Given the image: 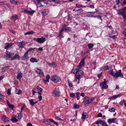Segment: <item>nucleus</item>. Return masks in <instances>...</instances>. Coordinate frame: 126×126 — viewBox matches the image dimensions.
Masks as SVG:
<instances>
[{
  "instance_id": "obj_1",
  "label": "nucleus",
  "mask_w": 126,
  "mask_h": 126,
  "mask_svg": "<svg viewBox=\"0 0 126 126\" xmlns=\"http://www.w3.org/2000/svg\"><path fill=\"white\" fill-rule=\"evenodd\" d=\"M48 35H46L42 36L41 38H34L33 39L34 40L36 41L38 43L40 44H42L46 41L47 38L48 37Z\"/></svg>"
},
{
  "instance_id": "obj_2",
  "label": "nucleus",
  "mask_w": 126,
  "mask_h": 126,
  "mask_svg": "<svg viewBox=\"0 0 126 126\" xmlns=\"http://www.w3.org/2000/svg\"><path fill=\"white\" fill-rule=\"evenodd\" d=\"M51 80L52 81L55 82H60L61 80V79L59 77L55 75L51 77Z\"/></svg>"
},
{
  "instance_id": "obj_3",
  "label": "nucleus",
  "mask_w": 126,
  "mask_h": 126,
  "mask_svg": "<svg viewBox=\"0 0 126 126\" xmlns=\"http://www.w3.org/2000/svg\"><path fill=\"white\" fill-rule=\"evenodd\" d=\"M94 99V98H91L88 97H86L84 99V102L86 104L91 103Z\"/></svg>"
},
{
  "instance_id": "obj_4",
  "label": "nucleus",
  "mask_w": 126,
  "mask_h": 126,
  "mask_svg": "<svg viewBox=\"0 0 126 126\" xmlns=\"http://www.w3.org/2000/svg\"><path fill=\"white\" fill-rule=\"evenodd\" d=\"M122 76H123V75L121 72V70H119L118 71H117L116 73H114V77L115 78L119 77H121Z\"/></svg>"
},
{
  "instance_id": "obj_5",
  "label": "nucleus",
  "mask_w": 126,
  "mask_h": 126,
  "mask_svg": "<svg viewBox=\"0 0 126 126\" xmlns=\"http://www.w3.org/2000/svg\"><path fill=\"white\" fill-rule=\"evenodd\" d=\"M83 71L79 70L77 72L75 75V77L78 76L79 77L81 78L83 75Z\"/></svg>"
},
{
  "instance_id": "obj_6",
  "label": "nucleus",
  "mask_w": 126,
  "mask_h": 126,
  "mask_svg": "<svg viewBox=\"0 0 126 126\" xmlns=\"http://www.w3.org/2000/svg\"><path fill=\"white\" fill-rule=\"evenodd\" d=\"M35 70L36 72L39 74L42 77H44V73L41 69L36 68H35Z\"/></svg>"
},
{
  "instance_id": "obj_7",
  "label": "nucleus",
  "mask_w": 126,
  "mask_h": 126,
  "mask_svg": "<svg viewBox=\"0 0 126 126\" xmlns=\"http://www.w3.org/2000/svg\"><path fill=\"white\" fill-rule=\"evenodd\" d=\"M107 122L109 124H111L112 123H115L117 124V120L116 118H109Z\"/></svg>"
},
{
  "instance_id": "obj_8",
  "label": "nucleus",
  "mask_w": 126,
  "mask_h": 126,
  "mask_svg": "<svg viewBox=\"0 0 126 126\" xmlns=\"http://www.w3.org/2000/svg\"><path fill=\"white\" fill-rule=\"evenodd\" d=\"M60 92L58 91L54 90L52 93V95L54 96L59 97L60 94Z\"/></svg>"
},
{
  "instance_id": "obj_9",
  "label": "nucleus",
  "mask_w": 126,
  "mask_h": 126,
  "mask_svg": "<svg viewBox=\"0 0 126 126\" xmlns=\"http://www.w3.org/2000/svg\"><path fill=\"white\" fill-rule=\"evenodd\" d=\"M104 81L103 82L101 83L100 84V86H101L102 89H106L108 87V86L106 85V81L105 79H104Z\"/></svg>"
},
{
  "instance_id": "obj_10",
  "label": "nucleus",
  "mask_w": 126,
  "mask_h": 126,
  "mask_svg": "<svg viewBox=\"0 0 126 126\" xmlns=\"http://www.w3.org/2000/svg\"><path fill=\"white\" fill-rule=\"evenodd\" d=\"M1 119L2 121L5 122L9 121L10 120V119L5 115H3L2 116Z\"/></svg>"
},
{
  "instance_id": "obj_11",
  "label": "nucleus",
  "mask_w": 126,
  "mask_h": 126,
  "mask_svg": "<svg viewBox=\"0 0 126 126\" xmlns=\"http://www.w3.org/2000/svg\"><path fill=\"white\" fill-rule=\"evenodd\" d=\"M49 12V10L48 9H46L43 10L41 14L43 16H46L48 14Z\"/></svg>"
},
{
  "instance_id": "obj_12",
  "label": "nucleus",
  "mask_w": 126,
  "mask_h": 126,
  "mask_svg": "<svg viewBox=\"0 0 126 126\" xmlns=\"http://www.w3.org/2000/svg\"><path fill=\"white\" fill-rule=\"evenodd\" d=\"M17 44L19 48H23L24 47V46L25 44V43L24 41H22L20 42L17 43Z\"/></svg>"
},
{
  "instance_id": "obj_13",
  "label": "nucleus",
  "mask_w": 126,
  "mask_h": 126,
  "mask_svg": "<svg viewBox=\"0 0 126 126\" xmlns=\"http://www.w3.org/2000/svg\"><path fill=\"white\" fill-rule=\"evenodd\" d=\"M24 12L27 14L30 15H32L35 12V11L33 10L28 11L27 10H24Z\"/></svg>"
},
{
  "instance_id": "obj_14",
  "label": "nucleus",
  "mask_w": 126,
  "mask_h": 126,
  "mask_svg": "<svg viewBox=\"0 0 126 126\" xmlns=\"http://www.w3.org/2000/svg\"><path fill=\"white\" fill-rule=\"evenodd\" d=\"M14 55V54L11 52L7 51L6 53V57L7 58L12 57Z\"/></svg>"
},
{
  "instance_id": "obj_15",
  "label": "nucleus",
  "mask_w": 126,
  "mask_h": 126,
  "mask_svg": "<svg viewBox=\"0 0 126 126\" xmlns=\"http://www.w3.org/2000/svg\"><path fill=\"white\" fill-rule=\"evenodd\" d=\"M122 96V95L121 94H120L118 95H114L113 96H112L111 97H109V99H110V100L113 99V100H114L116 99V98H117L118 97H120V96Z\"/></svg>"
},
{
  "instance_id": "obj_16",
  "label": "nucleus",
  "mask_w": 126,
  "mask_h": 126,
  "mask_svg": "<svg viewBox=\"0 0 126 126\" xmlns=\"http://www.w3.org/2000/svg\"><path fill=\"white\" fill-rule=\"evenodd\" d=\"M45 0H34V3L35 4H36L37 5H40V6H41L40 2L42 1H43Z\"/></svg>"
},
{
  "instance_id": "obj_17",
  "label": "nucleus",
  "mask_w": 126,
  "mask_h": 126,
  "mask_svg": "<svg viewBox=\"0 0 126 126\" xmlns=\"http://www.w3.org/2000/svg\"><path fill=\"white\" fill-rule=\"evenodd\" d=\"M84 59H83L80 61L79 65L78 66V67L79 69L82 66H84Z\"/></svg>"
},
{
  "instance_id": "obj_18",
  "label": "nucleus",
  "mask_w": 126,
  "mask_h": 126,
  "mask_svg": "<svg viewBox=\"0 0 126 126\" xmlns=\"http://www.w3.org/2000/svg\"><path fill=\"white\" fill-rule=\"evenodd\" d=\"M75 78L74 80V81L76 84H78L79 83V80L80 78L78 76H77L75 77Z\"/></svg>"
},
{
  "instance_id": "obj_19",
  "label": "nucleus",
  "mask_w": 126,
  "mask_h": 126,
  "mask_svg": "<svg viewBox=\"0 0 126 126\" xmlns=\"http://www.w3.org/2000/svg\"><path fill=\"white\" fill-rule=\"evenodd\" d=\"M88 117V114L84 112L82 114V118L83 119L87 118Z\"/></svg>"
},
{
  "instance_id": "obj_20",
  "label": "nucleus",
  "mask_w": 126,
  "mask_h": 126,
  "mask_svg": "<svg viewBox=\"0 0 126 126\" xmlns=\"http://www.w3.org/2000/svg\"><path fill=\"white\" fill-rule=\"evenodd\" d=\"M28 57V53L26 52L24 53L22 57V59L23 60H27Z\"/></svg>"
},
{
  "instance_id": "obj_21",
  "label": "nucleus",
  "mask_w": 126,
  "mask_h": 126,
  "mask_svg": "<svg viewBox=\"0 0 126 126\" xmlns=\"http://www.w3.org/2000/svg\"><path fill=\"white\" fill-rule=\"evenodd\" d=\"M99 123L104 126H108L104 120H99Z\"/></svg>"
},
{
  "instance_id": "obj_22",
  "label": "nucleus",
  "mask_w": 126,
  "mask_h": 126,
  "mask_svg": "<svg viewBox=\"0 0 126 126\" xmlns=\"http://www.w3.org/2000/svg\"><path fill=\"white\" fill-rule=\"evenodd\" d=\"M36 88L37 89L38 93V94L40 95H41L42 90V89L39 86H37L36 87Z\"/></svg>"
},
{
  "instance_id": "obj_23",
  "label": "nucleus",
  "mask_w": 126,
  "mask_h": 126,
  "mask_svg": "<svg viewBox=\"0 0 126 126\" xmlns=\"http://www.w3.org/2000/svg\"><path fill=\"white\" fill-rule=\"evenodd\" d=\"M22 73L21 72L18 73L17 77V79L19 80H20L22 77Z\"/></svg>"
},
{
  "instance_id": "obj_24",
  "label": "nucleus",
  "mask_w": 126,
  "mask_h": 126,
  "mask_svg": "<svg viewBox=\"0 0 126 126\" xmlns=\"http://www.w3.org/2000/svg\"><path fill=\"white\" fill-rule=\"evenodd\" d=\"M15 117H12L11 120L13 122H17L18 121L17 119L16 118L17 116L15 115Z\"/></svg>"
},
{
  "instance_id": "obj_25",
  "label": "nucleus",
  "mask_w": 126,
  "mask_h": 126,
  "mask_svg": "<svg viewBox=\"0 0 126 126\" xmlns=\"http://www.w3.org/2000/svg\"><path fill=\"white\" fill-rule=\"evenodd\" d=\"M30 61L32 63L37 62H38V60L36 59L35 58L32 57L30 60Z\"/></svg>"
},
{
  "instance_id": "obj_26",
  "label": "nucleus",
  "mask_w": 126,
  "mask_h": 126,
  "mask_svg": "<svg viewBox=\"0 0 126 126\" xmlns=\"http://www.w3.org/2000/svg\"><path fill=\"white\" fill-rule=\"evenodd\" d=\"M76 6L79 8H80L81 7L85 8L87 7V6H83L82 4L78 3L77 4H76Z\"/></svg>"
},
{
  "instance_id": "obj_27",
  "label": "nucleus",
  "mask_w": 126,
  "mask_h": 126,
  "mask_svg": "<svg viewBox=\"0 0 126 126\" xmlns=\"http://www.w3.org/2000/svg\"><path fill=\"white\" fill-rule=\"evenodd\" d=\"M65 27V26L64 25V26H62V27H61V29L60 30V33H59V35L60 36H62V32L64 30V28Z\"/></svg>"
},
{
  "instance_id": "obj_28",
  "label": "nucleus",
  "mask_w": 126,
  "mask_h": 126,
  "mask_svg": "<svg viewBox=\"0 0 126 126\" xmlns=\"http://www.w3.org/2000/svg\"><path fill=\"white\" fill-rule=\"evenodd\" d=\"M12 45V44L11 43H7V45L5 47V49H8L10 48Z\"/></svg>"
},
{
  "instance_id": "obj_29",
  "label": "nucleus",
  "mask_w": 126,
  "mask_h": 126,
  "mask_svg": "<svg viewBox=\"0 0 126 126\" xmlns=\"http://www.w3.org/2000/svg\"><path fill=\"white\" fill-rule=\"evenodd\" d=\"M9 66H7L3 67L2 68V72H4L7 70L9 68Z\"/></svg>"
},
{
  "instance_id": "obj_30",
  "label": "nucleus",
  "mask_w": 126,
  "mask_h": 126,
  "mask_svg": "<svg viewBox=\"0 0 126 126\" xmlns=\"http://www.w3.org/2000/svg\"><path fill=\"white\" fill-rule=\"evenodd\" d=\"M18 18L17 16L16 15H15L11 17V19L15 21Z\"/></svg>"
},
{
  "instance_id": "obj_31",
  "label": "nucleus",
  "mask_w": 126,
  "mask_h": 126,
  "mask_svg": "<svg viewBox=\"0 0 126 126\" xmlns=\"http://www.w3.org/2000/svg\"><path fill=\"white\" fill-rule=\"evenodd\" d=\"M16 93L17 94H20L22 93V91L21 90H18L16 88Z\"/></svg>"
},
{
  "instance_id": "obj_32",
  "label": "nucleus",
  "mask_w": 126,
  "mask_h": 126,
  "mask_svg": "<svg viewBox=\"0 0 126 126\" xmlns=\"http://www.w3.org/2000/svg\"><path fill=\"white\" fill-rule=\"evenodd\" d=\"M34 33V32L33 31H31L28 32L24 33L25 35H30L33 34Z\"/></svg>"
},
{
  "instance_id": "obj_33",
  "label": "nucleus",
  "mask_w": 126,
  "mask_h": 126,
  "mask_svg": "<svg viewBox=\"0 0 126 126\" xmlns=\"http://www.w3.org/2000/svg\"><path fill=\"white\" fill-rule=\"evenodd\" d=\"M15 59H17L18 60H19L20 59V57L17 54H16L14 56Z\"/></svg>"
},
{
  "instance_id": "obj_34",
  "label": "nucleus",
  "mask_w": 126,
  "mask_h": 126,
  "mask_svg": "<svg viewBox=\"0 0 126 126\" xmlns=\"http://www.w3.org/2000/svg\"><path fill=\"white\" fill-rule=\"evenodd\" d=\"M29 101L31 105L32 106H33L34 105V102H33V99L29 100Z\"/></svg>"
},
{
  "instance_id": "obj_35",
  "label": "nucleus",
  "mask_w": 126,
  "mask_h": 126,
  "mask_svg": "<svg viewBox=\"0 0 126 126\" xmlns=\"http://www.w3.org/2000/svg\"><path fill=\"white\" fill-rule=\"evenodd\" d=\"M117 14L118 15H122L123 13L124 12L122 9H121L117 11Z\"/></svg>"
},
{
  "instance_id": "obj_36",
  "label": "nucleus",
  "mask_w": 126,
  "mask_h": 126,
  "mask_svg": "<svg viewBox=\"0 0 126 126\" xmlns=\"http://www.w3.org/2000/svg\"><path fill=\"white\" fill-rule=\"evenodd\" d=\"M126 101L124 99H123L120 101V104L121 105H123V104H124V103H125Z\"/></svg>"
},
{
  "instance_id": "obj_37",
  "label": "nucleus",
  "mask_w": 126,
  "mask_h": 126,
  "mask_svg": "<svg viewBox=\"0 0 126 126\" xmlns=\"http://www.w3.org/2000/svg\"><path fill=\"white\" fill-rule=\"evenodd\" d=\"M112 34H108L107 35V36L108 37H110L111 38H112L113 39H115L116 38V36L115 35H114L113 36H111Z\"/></svg>"
},
{
  "instance_id": "obj_38",
  "label": "nucleus",
  "mask_w": 126,
  "mask_h": 126,
  "mask_svg": "<svg viewBox=\"0 0 126 126\" xmlns=\"http://www.w3.org/2000/svg\"><path fill=\"white\" fill-rule=\"evenodd\" d=\"M115 110V109L114 108L110 109H109V111L110 112H114Z\"/></svg>"
},
{
  "instance_id": "obj_39",
  "label": "nucleus",
  "mask_w": 126,
  "mask_h": 126,
  "mask_svg": "<svg viewBox=\"0 0 126 126\" xmlns=\"http://www.w3.org/2000/svg\"><path fill=\"white\" fill-rule=\"evenodd\" d=\"M10 1L12 4H17V3L18 2V1H15L14 0H10Z\"/></svg>"
},
{
  "instance_id": "obj_40",
  "label": "nucleus",
  "mask_w": 126,
  "mask_h": 126,
  "mask_svg": "<svg viewBox=\"0 0 126 126\" xmlns=\"http://www.w3.org/2000/svg\"><path fill=\"white\" fill-rule=\"evenodd\" d=\"M79 106L77 104L75 103L73 107V108L75 109H78L79 108Z\"/></svg>"
},
{
  "instance_id": "obj_41",
  "label": "nucleus",
  "mask_w": 126,
  "mask_h": 126,
  "mask_svg": "<svg viewBox=\"0 0 126 126\" xmlns=\"http://www.w3.org/2000/svg\"><path fill=\"white\" fill-rule=\"evenodd\" d=\"M22 117V113L20 112L18 115V118L19 119H20Z\"/></svg>"
},
{
  "instance_id": "obj_42",
  "label": "nucleus",
  "mask_w": 126,
  "mask_h": 126,
  "mask_svg": "<svg viewBox=\"0 0 126 126\" xmlns=\"http://www.w3.org/2000/svg\"><path fill=\"white\" fill-rule=\"evenodd\" d=\"M94 46V44H93L89 43L88 44V46L89 48L90 49L92 48Z\"/></svg>"
},
{
  "instance_id": "obj_43",
  "label": "nucleus",
  "mask_w": 126,
  "mask_h": 126,
  "mask_svg": "<svg viewBox=\"0 0 126 126\" xmlns=\"http://www.w3.org/2000/svg\"><path fill=\"white\" fill-rule=\"evenodd\" d=\"M80 93L78 92L76 94V97L78 100H79V99L80 96H79Z\"/></svg>"
},
{
  "instance_id": "obj_44",
  "label": "nucleus",
  "mask_w": 126,
  "mask_h": 126,
  "mask_svg": "<svg viewBox=\"0 0 126 126\" xmlns=\"http://www.w3.org/2000/svg\"><path fill=\"white\" fill-rule=\"evenodd\" d=\"M35 49V48H29L27 51H26V52L27 53H28L30 51H31L32 50H34V49Z\"/></svg>"
},
{
  "instance_id": "obj_45",
  "label": "nucleus",
  "mask_w": 126,
  "mask_h": 126,
  "mask_svg": "<svg viewBox=\"0 0 126 126\" xmlns=\"http://www.w3.org/2000/svg\"><path fill=\"white\" fill-rule=\"evenodd\" d=\"M79 70H78L77 69H73L72 70V72L74 73H77Z\"/></svg>"
},
{
  "instance_id": "obj_46",
  "label": "nucleus",
  "mask_w": 126,
  "mask_h": 126,
  "mask_svg": "<svg viewBox=\"0 0 126 126\" xmlns=\"http://www.w3.org/2000/svg\"><path fill=\"white\" fill-rule=\"evenodd\" d=\"M70 27H66L65 29V31L66 32H68L70 31Z\"/></svg>"
},
{
  "instance_id": "obj_47",
  "label": "nucleus",
  "mask_w": 126,
  "mask_h": 126,
  "mask_svg": "<svg viewBox=\"0 0 126 126\" xmlns=\"http://www.w3.org/2000/svg\"><path fill=\"white\" fill-rule=\"evenodd\" d=\"M122 15L123 18L125 19H126V12H124L123 14Z\"/></svg>"
},
{
  "instance_id": "obj_48",
  "label": "nucleus",
  "mask_w": 126,
  "mask_h": 126,
  "mask_svg": "<svg viewBox=\"0 0 126 126\" xmlns=\"http://www.w3.org/2000/svg\"><path fill=\"white\" fill-rule=\"evenodd\" d=\"M8 106L12 109H13L14 108V105H13L10 104Z\"/></svg>"
},
{
  "instance_id": "obj_49",
  "label": "nucleus",
  "mask_w": 126,
  "mask_h": 126,
  "mask_svg": "<svg viewBox=\"0 0 126 126\" xmlns=\"http://www.w3.org/2000/svg\"><path fill=\"white\" fill-rule=\"evenodd\" d=\"M46 79L47 81H49V80L50 79V76L49 75H47L46 77Z\"/></svg>"
},
{
  "instance_id": "obj_50",
  "label": "nucleus",
  "mask_w": 126,
  "mask_h": 126,
  "mask_svg": "<svg viewBox=\"0 0 126 126\" xmlns=\"http://www.w3.org/2000/svg\"><path fill=\"white\" fill-rule=\"evenodd\" d=\"M49 65L52 66H55L56 65L55 63L54 62L50 64Z\"/></svg>"
},
{
  "instance_id": "obj_51",
  "label": "nucleus",
  "mask_w": 126,
  "mask_h": 126,
  "mask_svg": "<svg viewBox=\"0 0 126 126\" xmlns=\"http://www.w3.org/2000/svg\"><path fill=\"white\" fill-rule=\"evenodd\" d=\"M11 90L10 89H8V90L7 91V94H8L10 95L11 94Z\"/></svg>"
},
{
  "instance_id": "obj_52",
  "label": "nucleus",
  "mask_w": 126,
  "mask_h": 126,
  "mask_svg": "<svg viewBox=\"0 0 126 126\" xmlns=\"http://www.w3.org/2000/svg\"><path fill=\"white\" fill-rule=\"evenodd\" d=\"M110 74L112 75H113L114 76V73H114L113 72V70H111L110 72Z\"/></svg>"
},
{
  "instance_id": "obj_53",
  "label": "nucleus",
  "mask_w": 126,
  "mask_h": 126,
  "mask_svg": "<svg viewBox=\"0 0 126 126\" xmlns=\"http://www.w3.org/2000/svg\"><path fill=\"white\" fill-rule=\"evenodd\" d=\"M83 10L81 9H79L76 10V11L78 12L79 13H80L81 12H82Z\"/></svg>"
},
{
  "instance_id": "obj_54",
  "label": "nucleus",
  "mask_w": 126,
  "mask_h": 126,
  "mask_svg": "<svg viewBox=\"0 0 126 126\" xmlns=\"http://www.w3.org/2000/svg\"><path fill=\"white\" fill-rule=\"evenodd\" d=\"M32 94L33 95H35V93H36V92L34 90V89L32 90Z\"/></svg>"
},
{
  "instance_id": "obj_55",
  "label": "nucleus",
  "mask_w": 126,
  "mask_h": 126,
  "mask_svg": "<svg viewBox=\"0 0 126 126\" xmlns=\"http://www.w3.org/2000/svg\"><path fill=\"white\" fill-rule=\"evenodd\" d=\"M55 118L57 120H59L60 121H63V120L60 118H59V117L58 116H57L55 117Z\"/></svg>"
},
{
  "instance_id": "obj_56",
  "label": "nucleus",
  "mask_w": 126,
  "mask_h": 126,
  "mask_svg": "<svg viewBox=\"0 0 126 126\" xmlns=\"http://www.w3.org/2000/svg\"><path fill=\"white\" fill-rule=\"evenodd\" d=\"M102 116V115L101 113H99L97 115V117H101Z\"/></svg>"
},
{
  "instance_id": "obj_57",
  "label": "nucleus",
  "mask_w": 126,
  "mask_h": 126,
  "mask_svg": "<svg viewBox=\"0 0 126 126\" xmlns=\"http://www.w3.org/2000/svg\"><path fill=\"white\" fill-rule=\"evenodd\" d=\"M106 69V66H104L103 68L100 70L101 71H103Z\"/></svg>"
},
{
  "instance_id": "obj_58",
  "label": "nucleus",
  "mask_w": 126,
  "mask_h": 126,
  "mask_svg": "<svg viewBox=\"0 0 126 126\" xmlns=\"http://www.w3.org/2000/svg\"><path fill=\"white\" fill-rule=\"evenodd\" d=\"M44 123H45L46 124L48 125H49V122L47 120L45 121Z\"/></svg>"
},
{
  "instance_id": "obj_59",
  "label": "nucleus",
  "mask_w": 126,
  "mask_h": 126,
  "mask_svg": "<svg viewBox=\"0 0 126 126\" xmlns=\"http://www.w3.org/2000/svg\"><path fill=\"white\" fill-rule=\"evenodd\" d=\"M53 123L55 124L57 126H59L58 124L55 121H54Z\"/></svg>"
},
{
  "instance_id": "obj_60",
  "label": "nucleus",
  "mask_w": 126,
  "mask_h": 126,
  "mask_svg": "<svg viewBox=\"0 0 126 126\" xmlns=\"http://www.w3.org/2000/svg\"><path fill=\"white\" fill-rule=\"evenodd\" d=\"M27 126H32V125L31 123H29L27 124Z\"/></svg>"
},
{
  "instance_id": "obj_61",
  "label": "nucleus",
  "mask_w": 126,
  "mask_h": 126,
  "mask_svg": "<svg viewBox=\"0 0 126 126\" xmlns=\"http://www.w3.org/2000/svg\"><path fill=\"white\" fill-rule=\"evenodd\" d=\"M38 98L39 99V100L41 101L42 99V97L41 95H40L39 96Z\"/></svg>"
},
{
  "instance_id": "obj_62",
  "label": "nucleus",
  "mask_w": 126,
  "mask_h": 126,
  "mask_svg": "<svg viewBox=\"0 0 126 126\" xmlns=\"http://www.w3.org/2000/svg\"><path fill=\"white\" fill-rule=\"evenodd\" d=\"M4 75L0 77V81L4 78Z\"/></svg>"
},
{
  "instance_id": "obj_63",
  "label": "nucleus",
  "mask_w": 126,
  "mask_h": 126,
  "mask_svg": "<svg viewBox=\"0 0 126 126\" xmlns=\"http://www.w3.org/2000/svg\"><path fill=\"white\" fill-rule=\"evenodd\" d=\"M123 34L125 36H126V29H125L123 32Z\"/></svg>"
},
{
  "instance_id": "obj_64",
  "label": "nucleus",
  "mask_w": 126,
  "mask_h": 126,
  "mask_svg": "<svg viewBox=\"0 0 126 126\" xmlns=\"http://www.w3.org/2000/svg\"><path fill=\"white\" fill-rule=\"evenodd\" d=\"M75 96V94L74 93H71V97H73Z\"/></svg>"
}]
</instances>
